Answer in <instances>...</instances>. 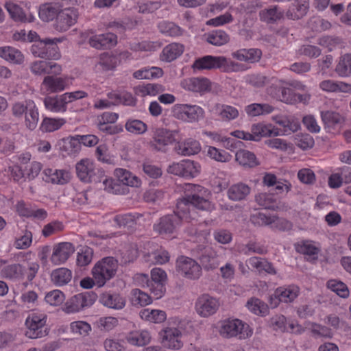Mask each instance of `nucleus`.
Wrapping results in <instances>:
<instances>
[{"instance_id":"1","label":"nucleus","mask_w":351,"mask_h":351,"mask_svg":"<svg viewBox=\"0 0 351 351\" xmlns=\"http://www.w3.org/2000/svg\"><path fill=\"white\" fill-rule=\"evenodd\" d=\"M184 197L178 200L176 211L160 218L154 230L163 237H171L177 232L182 221L195 219V209L211 211L214 205L207 199L210 192L204 186L191 183L183 186Z\"/></svg>"},{"instance_id":"2","label":"nucleus","mask_w":351,"mask_h":351,"mask_svg":"<svg viewBox=\"0 0 351 351\" xmlns=\"http://www.w3.org/2000/svg\"><path fill=\"white\" fill-rule=\"evenodd\" d=\"M276 86V97L287 104H308L311 95L306 91V86L298 80H278Z\"/></svg>"},{"instance_id":"3","label":"nucleus","mask_w":351,"mask_h":351,"mask_svg":"<svg viewBox=\"0 0 351 351\" xmlns=\"http://www.w3.org/2000/svg\"><path fill=\"white\" fill-rule=\"evenodd\" d=\"M193 70L220 69L225 73L241 72L247 70V67L243 63L235 62L225 56H204L196 59L193 65Z\"/></svg>"},{"instance_id":"4","label":"nucleus","mask_w":351,"mask_h":351,"mask_svg":"<svg viewBox=\"0 0 351 351\" xmlns=\"http://www.w3.org/2000/svg\"><path fill=\"white\" fill-rule=\"evenodd\" d=\"M40 266L36 262H32L28 264V267L19 263H14L5 266L1 271L3 278L10 279L13 281H23L26 280L27 282H32L36 277Z\"/></svg>"},{"instance_id":"5","label":"nucleus","mask_w":351,"mask_h":351,"mask_svg":"<svg viewBox=\"0 0 351 351\" xmlns=\"http://www.w3.org/2000/svg\"><path fill=\"white\" fill-rule=\"evenodd\" d=\"M219 332L223 338L245 339L252 335L253 330L247 324L241 319H228L220 322Z\"/></svg>"},{"instance_id":"6","label":"nucleus","mask_w":351,"mask_h":351,"mask_svg":"<svg viewBox=\"0 0 351 351\" xmlns=\"http://www.w3.org/2000/svg\"><path fill=\"white\" fill-rule=\"evenodd\" d=\"M118 261L112 256L103 258L97 261L92 269L91 274L98 287H103L108 280L116 275Z\"/></svg>"},{"instance_id":"7","label":"nucleus","mask_w":351,"mask_h":351,"mask_svg":"<svg viewBox=\"0 0 351 351\" xmlns=\"http://www.w3.org/2000/svg\"><path fill=\"white\" fill-rule=\"evenodd\" d=\"M47 315L41 311H32L25 322V336L29 339H38L48 334L47 327Z\"/></svg>"},{"instance_id":"8","label":"nucleus","mask_w":351,"mask_h":351,"mask_svg":"<svg viewBox=\"0 0 351 351\" xmlns=\"http://www.w3.org/2000/svg\"><path fill=\"white\" fill-rule=\"evenodd\" d=\"M77 178L84 183L101 182L104 177V171L97 166L90 158H83L75 165Z\"/></svg>"},{"instance_id":"9","label":"nucleus","mask_w":351,"mask_h":351,"mask_svg":"<svg viewBox=\"0 0 351 351\" xmlns=\"http://www.w3.org/2000/svg\"><path fill=\"white\" fill-rule=\"evenodd\" d=\"M280 132H278V128L271 123H265L263 122L253 124L251 127V132L235 130L230 133L232 136L237 138L254 141H258L263 137L280 136Z\"/></svg>"},{"instance_id":"10","label":"nucleus","mask_w":351,"mask_h":351,"mask_svg":"<svg viewBox=\"0 0 351 351\" xmlns=\"http://www.w3.org/2000/svg\"><path fill=\"white\" fill-rule=\"evenodd\" d=\"M171 112L173 117L188 123H198L205 117V110L197 104H177Z\"/></svg>"},{"instance_id":"11","label":"nucleus","mask_w":351,"mask_h":351,"mask_svg":"<svg viewBox=\"0 0 351 351\" xmlns=\"http://www.w3.org/2000/svg\"><path fill=\"white\" fill-rule=\"evenodd\" d=\"M62 38H45L35 43L31 47V52L35 57L57 60L61 58V53L58 43H61Z\"/></svg>"},{"instance_id":"12","label":"nucleus","mask_w":351,"mask_h":351,"mask_svg":"<svg viewBox=\"0 0 351 351\" xmlns=\"http://www.w3.org/2000/svg\"><path fill=\"white\" fill-rule=\"evenodd\" d=\"M167 171L175 176L191 179L200 173L201 165L197 161L184 159L178 162H173L168 167Z\"/></svg>"},{"instance_id":"13","label":"nucleus","mask_w":351,"mask_h":351,"mask_svg":"<svg viewBox=\"0 0 351 351\" xmlns=\"http://www.w3.org/2000/svg\"><path fill=\"white\" fill-rule=\"evenodd\" d=\"M178 134V130L157 128L154 132L150 145L158 151L165 152L167 146L176 142Z\"/></svg>"},{"instance_id":"14","label":"nucleus","mask_w":351,"mask_h":351,"mask_svg":"<svg viewBox=\"0 0 351 351\" xmlns=\"http://www.w3.org/2000/svg\"><path fill=\"white\" fill-rule=\"evenodd\" d=\"M177 271L189 280H196L202 275L201 266L193 259L187 256H180L176 261Z\"/></svg>"},{"instance_id":"15","label":"nucleus","mask_w":351,"mask_h":351,"mask_svg":"<svg viewBox=\"0 0 351 351\" xmlns=\"http://www.w3.org/2000/svg\"><path fill=\"white\" fill-rule=\"evenodd\" d=\"M95 300L96 295L94 293H79L66 302L63 310L69 314L77 313L86 307L90 306Z\"/></svg>"},{"instance_id":"16","label":"nucleus","mask_w":351,"mask_h":351,"mask_svg":"<svg viewBox=\"0 0 351 351\" xmlns=\"http://www.w3.org/2000/svg\"><path fill=\"white\" fill-rule=\"evenodd\" d=\"M300 288L294 285L278 287L273 295L269 297V304L276 308L280 302H291L299 295Z\"/></svg>"},{"instance_id":"17","label":"nucleus","mask_w":351,"mask_h":351,"mask_svg":"<svg viewBox=\"0 0 351 351\" xmlns=\"http://www.w3.org/2000/svg\"><path fill=\"white\" fill-rule=\"evenodd\" d=\"M167 275L165 270L159 267L151 270L149 291L156 299L161 298L166 291L165 285Z\"/></svg>"},{"instance_id":"18","label":"nucleus","mask_w":351,"mask_h":351,"mask_svg":"<svg viewBox=\"0 0 351 351\" xmlns=\"http://www.w3.org/2000/svg\"><path fill=\"white\" fill-rule=\"evenodd\" d=\"M219 307V300L208 294L200 295L195 302V310L197 314L203 317H208L215 314Z\"/></svg>"},{"instance_id":"19","label":"nucleus","mask_w":351,"mask_h":351,"mask_svg":"<svg viewBox=\"0 0 351 351\" xmlns=\"http://www.w3.org/2000/svg\"><path fill=\"white\" fill-rule=\"evenodd\" d=\"M78 19V11L74 8L61 9L56 18L54 27L58 32H66L74 25Z\"/></svg>"},{"instance_id":"20","label":"nucleus","mask_w":351,"mask_h":351,"mask_svg":"<svg viewBox=\"0 0 351 351\" xmlns=\"http://www.w3.org/2000/svg\"><path fill=\"white\" fill-rule=\"evenodd\" d=\"M75 252V246L70 242H61L53 246L51 262L58 265L64 263Z\"/></svg>"},{"instance_id":"21","label":"nucleus","mask_w":351,"mask_h":351,"mask_svg":"<svg viewBox=\"0 0 351 351\" xmlns=\"http://www.w3.org/2000/svg\"><path fill=\"white\" fill-rule=\"evenodd\" d=\"M321 118L328 132L335 134L340 131L345 119L339 112L326 110L321 112Z\"/></svg>"},{"instance_id":"22","label":"nucleus","mask_w":351,"mask_h":351,"mask_svg":"<svg viewBox=\"0 0 351 351\" xmlns=\"http://www.w3.org/2000/svg\"><path fill=\"white\" fill-rule=\"evenodd\" d=\"M44 180L53 184L64 185L71 179V173L68 169L46 168L43 171Z\"/></svg>"},{"instance_id":"23","label":"nucleus","mask_w":351,"mask_h":351,"mask_svg":"<svg viewBox=\"0 0 351 351\" xmlns=\"http://www.w3.org/2000/svg\"><path fill=\"white\" fill-rule=\"evenodd\" d=\"M30 71L32 73L38 75L45 74L60 75L62 71V66L53 62L45 60H36L30 65Z\"/></svg>"},{"instance_id":"24","label":"nucleus","mask_w":351,"mask_h":351,"mask_svg":"<svg viewBox=\"0 0 351 351\" xmlns=\"http://www.w3.org/2000/svg\"><path fill=\"white\" fill-rule=\"evenodd\" d=\"M163 345L172 350H180L183 346L182 332L178 328L167 327L162 331Z\"/></svg>"},{"instance_id":"25","label":"nucleus","mask_w":351,"mask_h":351,"mask_svg":"<svg viewBox=\"0 0 351 351\" xmlns=\"http://www.w3.org/2000/svg\"><path fill=\"white\" fill-rule=\"evenodd\" d=\"M88 43L97 49H110L117 44V36L110 32L94 35L90 37Z\"/></svg>"},{"instance_id":"26","label":"nucleus","mask_w":351,"mask_h":351,"mask_svg":"<svg viewBox=\"0 0 351 351\" xmlns=\"http://www.w3.org/2000/svg\"><path fill=\"white\" fill-rule=\"evenodd\" d=\"M56 1L57 0H52L40 5L38 16L43 21H51L55 18L56 19L58 17L62 8V5Z\"/></svg>"},{"instance_id":"27","label":"nucleus","mask_w":351,"mask_h":351,"mask_svg":"<svg viewBox=\"0 0 351 351\" xmlns=\"http://www.w3.org/2000/svg\"><path fill=\"white\" fill-rule=\"evenodd\" d=\"M42 86L49 93L62 92L68 87L67 77L47 75L43 79Z\"/></svg>"},{"instance_id":"28","label":"nucleus","mask_w":351,"mask_h":351,"mask_svg":"<svg viewBox=\"0 0 351 351\" xmlns=\"http://www.w3.org/2000/svg\"><path fill=\"white\" fill-rule=\"evenodd\" d=\"M202 149L200 143L192 138H188L178 142L175 149L179 155L189 156L197 154Z\"/></svg>"},{"instance_id":"29","label":"nucleus","mask_w":351,"mask_h":351,"mask_svg":"<svg viewBox=\"0 0 351 351\" xmlns=\"http://www.w3.org/2000/svg\"><path fill=\"white\" fill-rule=\"evenodd\" d=\"M273 120L281 127V128H278V132H280V136L291 134L300 128L299 121L291 117L276 116L273 117Z\"/></svg>"},{"instance_id":"30","label":"nucleus","mask_w":351,"mask_h":351,"mask_svg":"<svg viewBox=\"0 0 351 351\" xmlns=\"http://www.w3.org/2000/svg\"><path fill=\"white\" fill-rule=\"evenodd\" d=\"M231 56L238 61L255 63L261 60L262 51L261 49L256 48L240 49L232 52Z\"/></svg>"},{"instance_id":"31","label":"nucleus","mask_w":351,"mask_h":351,"mask_svg":"<svg viewBox=\"0 0 351 351\" xmlns=\"http://www.w3.org/2000/svg\"><path fill=\"white\" fill-rule=\"evenodd\" d=\"M309 9V0H294L286 12L288 19L298 20L304 17Z\"/></svg>"},{"instance_id":"32","label":"nucleus","mask_w":351,"mask_h":351,"mask_svg":"<svg viewBox=\"0 0 351 351\" xmlns=\"http://www.w3.org/2000/svg\"><path fill=\"white\" fill-rule=\"evenodd\" d=\"M183 87L189 91L204 93L210 90L211 84L206 77H191L184 80Z\"/></svg>"},{"instance_id":"33","label":"nucleus","mask_w":351,"mask_h":351,"mask_svg":"<svg viewBox=\"0 0 351 351\" xmlns=\"http://www.w3.org/2000/svg\"><path fill=\"white\" fill-rule=\"evenodd\" d=\"M64 94L49 96L45 98L44 105L47 110L54 113H64L67 110V102Z\"/></svg>"},{"instance_id":"34","label":"nucleus","mask_w":351,"mask_h":351,"mask_svg":"<svg viewBox=\"0 0 351 351\" xmlns=\"http://www.w3.org/2000/svg\"><path fill=\"white\" fill-rule=\"evenodd\" d=\"M164 90L162 85L154 83H142L134 88V94L141 97H155Z\"/></svg>"},{"instance_id":"35","label":"nucleus","mask_w":351,"mask_h":351,"mask_svg":"<svg viewBox=\"0 0 351 351\" xmlns=\"http://www.w3.org/2000/svg\"><path fill=\"white\" fill-rule=\"evenodd\" d=\"M5 8L8 12L11 18L16 21L29 22L34 21L35 17L32 14L26 15L23 9L14 2L9 1L5 3Z\"/></svg>"},{"instance_id":"36","label":"nucleus","mask_w":351,"mask_h":351,"mask_svg":"<svg viewBox=\"0 0 351 351\" xmlns=\"http://www.w3.org/2000/svg\"><path fill=\"white\" fill-rule=\"evenodd\" d=\"M272 324L276 327V329H279L283 332L287 331L296 333L300 332L302 330V326L297 322L291 321L287 322V318L284 315H278L274 317Z\"/></svg>"},{"instance_id":"37","label":"nucleus","mask_w":351,"mask_h":351,"mask_svg":"<svg viewBox=\"0 0 351 351\" xmlns=\"http://www.w3.org/2000/svg\"><path fill=\"white\" fill-rule=\"evenodd\" d=\"M0 57L7 62L16 64H21L24 61V56L21 51L10 46L0 47Z\"/></svg>"},{"instance_id":"38","label":"nucleus","mask_w":351,"mask_h":351,"mask_svg":"<svg viewBox=\"0 0 351 351\" xmlns=\"http://www.w3.org/2000/svg\"><path fill=\"white\" fill-rule=\"evenodd\" d=\"M114 175L124 185L138 187L141 184V181L137 176L125 169L117 168L114 170Z\"/></svg>"},{"instance_id":"39","label":"nucleus","mask_w":351,"mask_h":351,"mask_svg":"<svg viewBox=\"0 0 351 351\" xmlns=\"http://www.w3.org/2000/svg\"><path fill=\"white\" fill-rule=\"evenodd\" d=\"M246 263L250 267L256 269L260 273L264 271L272 275L276 274V271L273 265L265 258L253 256L247 259Z\"/></svg>"},{"instance_id":"40","label":"nucleus","mask_w":351,"mask_h":351,"mask_svg":"<svg viewBox=\"0 0 351 351\" xmlns=\"http://www.w3.org/2000/svg\"><path fill=\"white\" fill-rule=\"evenodd\" d=\"M119 63V60L117 56L110 54L109 53H103L99 56V61L95 64V69L96 71L100 70L103 71H112Z\"/></svg>"},{"instance_id":"41","label":"nucleus","mask_w":351,"mask_h":351,"mask_svg":"<svg viewBox=\"0 0 351 351\" xmlns=\"http://www.w3.org/2000/svg\"><path fill=\"white\" fill-rule=\"evenodd\" d=\"M100 301L104 306L117 310L122 309L125 306V299L118 293H104Z\"/></svg>"},{"instance_id":"42","label":"nucleus","mask_w":351,"mask_h":351,"mask_svg":"<svg viewBox=\"0 0 351 351\" xmlns=\"http://www.w3.org/2000/svg\"><path fill=\"white\" fill-rule=\"evenodd\" d=\"M183 45L172 43L164 47L161 54V59L163 61L171 62L181 56L184 51Z\"/></svg>"},{"instance_id":"43","label":"nucleus","mask_w":351,"mask_h":351,"mask_svg":"<svg viewBox=\"0 0 351 351\" xmlns=\"http://www.w3.org/2000/svg\"><path fill=\"white\" fill-rule=\"evenodd\" d=\"M256 201L261 206L265 209L279 210L281 208L280 202L273 194L261 193L256 196Z\"/></svg>"},{"instance_id":"44","label":"nucleus","mask_w":351,"mask_h":351,"mask_svg":"<svg viewBox=\"0 0 351 351\" xmlns=\"http://www.w3.org/2000/svg\"><path fill=\"white\" fill-rule=\"evenodd\" d=\"M126 339L131 345L143 346L150 342L151 335L147 330H136L130 332Z\"/></svg>"},{"instance_id":"45","label":"nucleus","mask_w":351,"mask_h":351,"mask_svg":"<svg viewBox=\"0 0 351 351\" xmlns=\"http://www.w3.org/2000/svg\"><path fill=\"white\" fill-rule=\"evenodd\" d=\"M274 108L268 104L254 103L245 107V112L248 117H254L271 113Z\"/></svg>"},{"instance_id":"46","label":"nucleus","mask_w":351,"mask_h":351,"mask_svg":"<svg viewBox=\"0 0 351 351\" xmlns=\"http://www.w3.org/2000/svg\"><path fill=\"white\" fill-rule=\"evenodd\" d=\"M235 158L239 165L245 167L252 168L258 165L255 154L248 150L240 149L237 151Z\"/></svg>"},{"instance_id":"47","label":"nucleus","mask_w":351,"mask_h":351,"mask_svg":"<svg viewBox=\"0 0 351 351\" xmlns=\"http://www.w3.org/2000/svg\"><path fill=\"white\" fill-rule=\"evenodd\" d=\"M141 317L146 321L160 324L167 319L165 311L158 309L145 308L140 312Z\"/></svg>"},{"instance_id":"48","label":"nucleus","mask_w":351,"mask_h":351,"mask_svg":"<svg viewBox=\"0 0 351 351\" xmlns=\"http://www.w3.org/2000/svg\"><path fill=\"white\" fill-rule=\"evenodd\" d=\"M51 280L57 286H62L68 284L72 278V272L65 267L54 269L51 275Z\"/></svg>"},{"instance_id":"49","label":"nucleus","mask_w":351,"mask_h":351,"mask_svg":"<svg viewBox=\"0 0 351 351\" xmlns=\"http://www.w3.org/2000/svg\"><path fill=\"white\" fill-rule=\"evenodd\" d=\"M250 192V188L247 184L238 183L229 188L228 196L232 200L239 201L245 198Z\"/></svg>"},{"instance_id":"50","label":"nucleus","mask_w":351,"mask_h":351,"mask_svg":"<svg viewBox=\"0 0 351 351\" xmlns=\"http://www.w3.org/2000/svg\"><path fill=\"white\" fill-rule=\"evenodd\" d=\"M24 117L25 126L30 130L36 129L39 120V112L34 101L29 102V109Z\"/></svg>"},{"instance_id":"51","label":"nucleus","mask_w":351,"mask_h":351,"mask_svg":"<svg viewBox=\"0 0 351 351\" xmlns=\"http://www.w3.org/2000/svg\"><path fill=\"white\" fill-rule=\"evenodd\" d=\"M141 217L142 215L137 213H128L116 215L114 221L119 227L133 228L136 221Z\"/></svg>"},{"instance_id":"52","label":"nucleus","mask_w":351,"mask_h":351,"mask_svg":"<svg viewBox=\"0 0 351 351\" xmlns=\"http://www.w3.org/2000/svg\"><path fill=\"white\" fill-rule=\"evenodd\" d=\"M162 69L156 66L145 67L133 73V77L138 80L158 78L162 75Z\"/></svg>"},{"instance_id":"53","label":"nucleus","mask_w":351,"mask_h":351,"mask_svg":"<svg viewBox=\"0 0 351 351\" xmlns=\"http://www.w3.org/2000/svg\"><path fill=\"white\" fill-rule=\"evenodd\" d=\"M283 13L278 11L277 6L262 10L259 12L261 21L267 23H274L281 19Z\"/></svg>"},{"instance_id":"54","label":"nucleus","mask_w":351,"mask_h":351,"mask_svg":"<svg viewBox=\"0 0 351 351\" xmlns=\"http://www.w3.org/2000/svg\"><path fill=\"white\" fill-rule=\"evenodd\" d=\"M217 110L221 119L226 121L234 120L239 115L237 108L230 105L219 104Z\"/></svg>"},{"instance_id":"55","label":"nucleus","mask_w":351,"mask_h":351,"mask_svg":"<svg viewBox=\"0 0 351 351\" xmlns=\"http://www.w3.org/2000/svg\"><path fill=\"white\" fill-rule=\"evenodd\" d=\"M246 306L249 311L257 315L265 316L269 312L267 304L258 298H252Z\"/></svg>"},{"instance_id":"56","label":"nucleus","mask_w":351,"mask_h":351,"mask_svg":"<svg viewBox=\"0 0 351 351\" xmlns=\"http://www.w3.org/2000/svg\"><path fill=\"white\" fill-rule=\"evenodd\" d=\"M158 27L162 34L171 37L180 36L183 33L182 29L172 22L161 21L158 23Z\"/></svg>"},{"instance_id":"57","label":"nucleus","mask_w":351,"mask_h":351,"mask_svg":"<svg viewBox=\"0 0 351 351\" xmlns=\"http://www.w3.org/2000/svg\"><path fill=\"white\" fill-rule=\"evenodd\" d=\"M295 250L298 252L308 256H313V259L317 258L319 252V248L311 241H303L295 245Z\"/></svg>"},{"instance_id":"58","label":"nucleus","mask_w":351,"mask_h":351,"mask_svg":"<svg viewBox=\"0 0 351 351\" xmlns=\"http://www.w3.org/2000/svg\"><path fill=\"white\" fill-rule=\"evenodd\" d=\"M348 84L332 80H324L319 83V88L325 92H345L347 90Z\"/></svg>"},{"instance_id":"59","label":"nucleus","mask_w":351,"mask_h":351,"mask_svg":"<svg viewBox=\"0 0 351 351\" xmlns=\"http://www.w3.org/2000/svg\"><path fill=\"white\" fill-rule=\"evenodd\" d=\"M66 123L63 118H45L41 123L40 130L46 132H51L60 129Z\"/></svg>"},{"instance_id":"60","label":"nucleus","mask_w":351,"mask_h":351,"mask_svg":"<svg viewBox=\"0 0 351 351\" xmlns=\"http://www.w3.org/2000/svg\"><path fill=\"white\" fill-rule=\"evenodd\" d=\"M121 261L128 263L134 261L138 256V251L136 245H125L119 250Z\"/></svg>"},{"instance_id":"61","label":"nucleus","mask_w":351,"mask_h":351,"mask_svg":"<svg viewBox=\"0 0 351 351\" xmlns=\"http://www.w3.org/2000/svg\"><path fill=\"white\" fill-rule=\"evenodd\" d=\"M327 287L341 298H347L349 297L350 291L348 286L340 280H329L327 282Z\"/></svg>"},{"instance_id":"62","label":"nucleus","mask_w":351,"mask_h":351,"mask_svg":"<svg viewBox=\"0 0 351 351\" xmlns=\"http://www.w3.org/2000/svg\"><path fill=\"white\" fill-rule=\"evenodd\" d=\"M207 155L211 159L220 162H229L232 158V155L226 151L218 149L213 146L208 147Z\"/></svg>"},{"instance_id":"63","label":"nucleus","mask_w":351,"mask_h":351,"mask_svg":"<svg viewBox=\"0 0 351 351\" xmlns=\"http://www.w3.org/2000/svg\"><path fill=\"white\" fill-rule=\"evenodd\" d=\"M228 34L223 30H215L207 36L206 40L211 45L221 46L229 41Z\"/></svg>"},{"instance_id":"64","label":"nucleus","mask_w":351,"mask_h":351,"mask_svg":"<svg viewBox=\"0 0 351 351\" xmlns=\"http://www.w3.org/2000/svg\"><path fill=\"white\" fill-rule=\"evenodd\" d=\"M335 71L341 77L349 76L351 74V53L345 54L340 58Z\"/></svg>"}]
</instances>
